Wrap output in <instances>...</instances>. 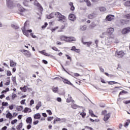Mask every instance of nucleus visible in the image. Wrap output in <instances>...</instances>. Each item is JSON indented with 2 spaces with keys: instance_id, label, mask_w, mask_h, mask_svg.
<instances>
[{
  "instance_id": "46",
  "label": "nucleus",
  "mask_w": 130,
  "mask_h": 130,
  "mask_svg": "<svg viewBox=\"0 0 130 130\" xmlns=\"http://www.w3.org/2000/svg\"><path fill=\"white\" fill-rule=\"evenodd\" d=\"M46 112L48 113L49 115H52V112H51V110H47L46 111Z\"/></svg>"
},
{
  "instance_id": "17",
  "label": "nucleus",
  "mask_w": 130,
  "mask_h": 130,
  "mask_svg": "<svg viewBox=\"0 0 130 130\" xmlns=\"http://www.w3.org/2000/svg\"><path fill=\"white\" fill-rule=\"evenodd\" d=\"M95 17H96V14L95 13H91L88 16V19H94Z\"/></svg>"
},
{
  "instance_id": "43",
  "label": "nucleus",
  "mask_w": 130,
  "mask_h": 130,
  "mask_svg": "<svg viewBox=\"0 0 130 130\" xmlns=\"http://www.w3.org/2000/svg\"><path fill=\"white\" fill-rule=\"evenodd\" d=\"M16 97H17V94L15 93H13L12 95V100H14L15 98H16Z\"/></svg>"
},
{
  "instance_id": "11",
  "label": "nucleus",
  "mask_w": 130,
  "mask_h": 130,
  "mask_svg": "<svg viewBox=\"0 0 130 130\" xmlns=\"http://www.w3.org/2000/svg\"><path fill=\"white\" fill-rule=\"evenodd\" d=\"M69 19L70 20V21H73L74 22V21H76V16L74 14H70L69 16Z\"/></svg>"
},
{
  "instance_id": "19",
  "label": "nucleus",
  "mask_w": 130,
  "mask_h": 130,
  "mask_svg": "<svg viewBox=\"0 0 130 130\" xmlns=\"http://www.w3.org/2000/svg\"><path fill=\"white\" fill-rule=\"evenodd\" d=\"M39 52L40 53H41V54H43L44 55H45L46 56H49L50 55V54L45 52V50L39 51Z\"/></svg>"
},
{
  "instance_id": "47",
  "label": "nucleus",
  "mask_w": 130,
  "mask_h": 130,
  "mask_svg": "<svg viewBox=\"0 0 130 130\" xmlns=\"http://www.w3.org/2000/svg\"><path fill=\"white\" fill-rule=\"evenodd\" d=\"M9 91H10V89L8 87H7L6 88L5 90H3L2 91V93H6V92H9Z\"/></svg>"
},
{
  "instance_id": "24",
  "label": "nucleus",
  "mask_w": 130,
  "mask_h": 130,
  "mask_svg": "<svg viewBox=\"0 0 130 130\" xmlns=\"http://www.w3.org/2000/svg\"><path fill=\"white\" fill-rule=\"evenodd\" d=\"M6 117L7 118H9V119H12V118H13V115L8 112L6 114Z\"/></svg>"
},
{
  "instance_id": "1",
  "label": "nucleus",
  "mask_w": 130,
  "mask_h": 130,
  "mask_svg": "<svg viewBox=\"0 0 130 130\" xmlns=\"http://www.w3.org/2000/svg\"><path fill=\"white\" fill-rule=\"evenodd\" d=\"M114 32V29L113 28H109L107 30V33L109 35L108 41L109 42H112L113 41V38H114V36L112 35Z\"/></svg>"
},
{
  "instance_id": "53",
  "label": "nucleus",
  "mask_w": 130,
  "mask_h": 130,
  "mask_svg": "<svg viewBox=\"0 0 130 130\" xmlns=\"http://www.w3.org/2000/svg\"><path fill=\"white\" fill-rule=\"evenodd\" d=\"M17 121H18V120H17V119H14V120H12V121H11V123H12V124H15V123H16L17 122Z\"/></svg>"
},
{
  "instance_id": "61",
  "label": "nucleus",
  "mask_w": 130,
  "mask_h": 130,
  "mask_svg": "<svg viewBox=\"0 0 130 130\" xmlns=\"http://www.w3.org/2000/svg\"><path fill=\"white\" fill-rule=\"evenodd\" d=\"M12 81L13 83H16V77H12Z\"/></svg>"
},
{
  "instance_id": "37",
  "label": "nucleus",
  "mask_w": 130,
  "mask_h": 130,
  "mask_svg": "<svg viewBox=\"0 0 130 130\" xmlns=\"http://www.w3.org/2000/svg\"><path fill=\"white\" fill-rule=\"evenodd\" d=\"M109 85H113V84H118L117 82L115 81H109L108 82Z\"/></svg>"
},
{
  "instance_id": "54",
  "label": "nucleus",
  "mask_w": 130,
  "mask_h": 130,
  "mask_svg": "<svg viewBox=\"0 0 130 130\" xmlns=\"http://www.w3.org/2000/svg\"><path fill=\"white\" fill-rule=\"evenodd\" d=\"M125 18H126V19H128V20H130V13L128 14H126L125 16Z\"/></svg>"
},
{
  "instance_id": "26",
  "label": "nucleus",
  "mask_w": 130,
  "mask_h": 130,
  "mask_svg": "<svg viewBox=\"0 0 130 130\" xmlns=\"http://www.w3.org/2000/svg\"><path fill=\"white\" fill-rule=\"evenodd\" d=\"M71 50L75 51V52H80V49L76 48L75 46L72 47Z\"/></svg>"
},
{
  "instance_id": "40",
  "label": "nucleus",
  "mask_w": 130,
  "mask_h": 130,
  "mask_svg": "<svg viewBox=\"0 0 130 130\" xmlns=\"http://www.w3.org/2000/svg\"><path fill=\"white\" fill-rule=\"evenodd\" d=\"M126 7H130V1H127L124 4Z\"/></svg>"
},
{
  "instance_id": "23",
  "label": "nucleus",
  "mask_w": 130,
  "mask_h": 130,
  "mask_svg": "<svg viewBox=\"0 0 130 130\" xmlns=\"http://www.w3.org/2000/svg\"><path fill=\"white\" fill-rule=\"evenodd\" d=\"M7 7H8L9 9H13V8H14V6L13 5V3L8 2Z\"/></svg>"
},
{
  "instance_id": "64",
  "label": "nucleus",
  "mask_w": 130,
  "mask_h": 130,
  "mask_svg": "<svg viewBox=\"0 0 130 130\" xmlns=\"http://www.w3.org/2000/svg\"><path fill=\"white\" fill-rule=\"evenodd\" d=\"M42 115L44 117H47V114H46L45 113H43Z\"/></svg>"
},
{
  "instance_id": "8",
  "label": "nucleus",
  "mask_w": 130,
  "mask_h": 130,
  "mask_svg": "<svg viewBox=\"0 0 130 130\" xmlns=\"http://www.w3.org/2000/svg\"><path fill=\"white\" fill-rule=\"evenodd\" d=\"M34 4L35 6H36L37 7H38L39 9L41 10V11H43V8L40 6V4L37 2L36 0H34Z\"/></svg>"
},
{
  "instance_id": "27",
  "label": "nucleus",
  "mask_w": 130,
  "mask_h": 130,
  "mask_svg": "<svg viewBox=\"0 0 130 130\" xmlns=\"http://www.w3.org/2000/svg\"><path fill=\"white\" fill-rule=\"evenodd\" d=\"M27 89H28V87H27L26 85H25L23 87H20V90H21V91L24 92H27Z\"/></svg>"
},
{
  "instance_id": "62",
  "label": "nucleus",
  "mask_w": 130,
  "mask_h": 130,
  "mask_svg": "<svg viewBox=\"0 0 130 130\" xmlns=\"http://www.w3.org/2000/svg\"><path fill=\"white\" fill-rule=\"evenodd\" d=\"M30 35L31 36V37H32V38H36V36L34 35V34L31 33V34H30Z\"/></svg>"
},
{
  "instance_id": "3",
  "label": "nucleus",
  "mask_w": 130,
  "mask_h": 130,
  "mask_svg": "<svg viewBox=\"0 0 130 130\" xmlns=\"http://www.w3.org/2000/svg\"><path fill=\"white\" fill-rule=\"evenodd\" d=\"M55 17L58 18V21L60 22H67V17L64 15H62L59 12H55Z\"/></svg>"
},
{
  "instance_id": "4",
  "label": "nucleus",
  "mask_w": 130,
  "mask_h": 130,
  "mask_svg": "<svg viewBox=\"0 0 130 130\" xmlns=\"http://www.w3.org/2000/svg\"><path fill=\"white\" fill-rule=\"evenodd\" d=\"M21 52L23 53V54L25 56H27V57H30L31 54L30 51L26 50H20Z\"/></svg>"
},
{
  "instance_id": "38",
  "label": "nucleus",
  "mask_w": 130,
  "mask_h": 130,
  "mask_svg": "<svg viewBox=\"0 0 130 130\" xmlns=\"http://www.w3.org/2000/svg\"><path fill=\"white\" fill-rule=\"evenodd\" d=\"M130 123V120H127V121L125 122V124H124V126H128V124Z\"/></svg>"
},
{
  "instance_id": "63",
  "label": "nucleus",
  "mask_w": 130,
  "mask_h": 130,
  "mask_svg": "<svg viewBox=\"0 0 130 130\" xmlns=\"http://www.w3.org/2000/svg\"><path fill=\"white\" fill-rule=\"evenodd\" d=\"M57 101L58 102H61V98H57Z\"/></svg>"
},
{
  "instance_id": "33",
  "label": "nucleus",
  "mask_w": 130,
  "mask_h": 130,
  "mask_svg": "<svg viewBox=\"0 0 130 130\" xmlns=\"http://www.w3.org/2000/svg\"><path fill=\"white\" fill-rule=\"evenodd\" d=\"M100 11L101 12H105V11H106V9L105 8V7H100Z\"/></svg>"
},
{
  "instance_id": "35",
  "label": "nucleus",
  "mask_w": 130,
  "mask_h": 130,
  "mask_svg": "<svg viewBox=\"0 0 130 130\" xmlns=\"http://www.w3.org/2000/svg\"><path fill=\"white\" fill-rule=\"evenodd\" d=\"M11 27L13 29H19V27H18V26H17V25H15V24H12L11 25Z\"/></svg>"
},
{
  "instance_id": "42",
  "label": "nucleus",
  "mask_w": 130,
  "mask_h": 130,
  "mask_svg": "<svg viewBox=\"0 0 130 130\" xmlns=\"http://www.w3.org/2000/svg\"><path fill=\"white\" fill-rule=\"evenodd\" d=\"M85 3H86V5L87 6H88V7H91V2H90V1H89V0H87V1H85Z\"/></svg>"
},
{
  "instance_id": "57",
  "label": "nucleus",
  "mask_w": 130,
  "mask_h": 130,
  "mask_svg": "<svg viewBox=\"0 0 130 130\" xmlns=\"http://www.w3.org/2000/svg\"><path fill=\"white\" fill-rule=\"evenodd\" d=\"M25 101H26V100H23L20 102V104L23 105V104H25Z\"/></svg>"
},
{
  "instance_id": "7",
  "label": "nucleus",
  "mask_w": 130,
  "mask_h": 130,
  "mask_svg": "<svg viewBox=\"0 0 130 130\" xmlns=\"http://www.w3.org/2000/svg\"><path fill=\"white\" fill-rule=\"evenodd\" d=\"M17 7L18 8V10L19 11V12H28V11H29L27 9H25L24 8H23V7H22V6H21L20 5H17Z\"/></svg>"
},
{
  "instance_id": "56",
  "label": "nucleus",
  "mask_w": 130,
  "mask_h": 130,
  "mask_svg": "<svg viewBox=\"0 0 130 130\" xmlns=\"http://www.w3.org/2000/svg\"><path fill=\"white\" fill-rule=\"evenodd\" d=\"M7 76H12V73H11V71H8L7 72Z\"/></svg>"
},
{
  "instance_id": "48",
  "label": "nucleus",
  "mask_w": 130,
  "mask_h": 130,
  "mask_svg": "<svg viewBox=\"0 0 130 130\" xmlns=\"http://www.w3.org/2000/svg\"><path fill=\"white\" fill-rule=\"evenodd\" d=\"M57 29H58V26H56L53 28H52L51 31L52 32H54V31H55L56 30H57Z\"/></svg>"
},
{
  "instance_id": "41",
  "label": "nucleus",
  "mask_w": 130,
  "mask_h": 130,
  "mask_svg": "<svg viewBox=\"0 0 130 130\" xmlns=\"http://www.w3.org/2000/svg\"><path fill=\"white\" fill-rule=\"evenodd\" d=\"M80 115H81L83 118H85V117L86 116V113L85 112L80 113Z\"/></svg>"
},
{
  "instance_id": "51",
  "label": "nucleus",
  "mask_w": 130,
  "mask_h": 130,
  "mask_svg": "<svg viewBox=\"0 0 130 130\" xmlns=\"http://www.w3.org/2000/svg\"><path fill=\"white\" fill-rule=\"evenodd\" d=\"M95 26H96V24H95L94 23H91V24H90L91 28H94V27H95Z\"/></svg>"
},
{
  "instance_id": "22",
  "label": "nucleus",
  "mask_w": 130,
  "mask_h": 130,
  "mask_svg": "<svg viewBox=\"0 0 130 130\" xmlns=\"http://www.w3.org/2000/svg\"><path fill=\"white\" fill-rule=\"evenodd\" d=\"M31 111H32L31 109L29 108H25L23 111V112H24V113H27V112H31Z\"/></svg>"
},
{
  "instance_id": "28",
  "label": "nucleus",
  "mask_w": 130,
  "mask_h": 130,
  "mask_svg": "<svg viewBox=\"0 0 130 130\" xmlns=\"http://www.w3.org/2000/svg\"><path fill=\"white\" fill-rule=\"evenodd\" d=\"M69 6L71 7V11H75V7L74 6V3L70 2Z\"/></svg>"
},
{
  "instance_id": "9",
  "label": "nucleus",
  "mask_w": 130,
  "mask_h": 130,
  "mask_svg": "<svg viewBox=\"0 0 130 130\" xmlns=\"http://www.w3.org/2000/svg\"><path fill=\"white\" fill-rule=\"evenodd\" d=\"M129 32H130V27H127L122 30V34H127V33H129Z\"/></svg>"
},
{
  "instance_id": "6",
  "label": "nucleus",
  "mask_w": 130,
  "mask_h": 130,
  "mask_svg": "<svg viewBox=\"0 0 130 130\" xmlns=\"http://www.w3.org/2000/svg\"><path fill=\"white\" fill-rule=\"evenodd\" d=\"M59 38L61 41H64L65 42H67V43L69 42V37L62 35L59 37Z\"/></svg>"
},
{
  "instance_id": "10",
  "label": "nucleus",
  "mask_w": 130,
  "mask_h": 130,
  "mask_svg": "<svg viewBox=\"0 0 130 130\" xmlns=\"http://www.w3.org/2000/svg\"><path fill=\"white\" fill-rule=\"evenodd\" d=\"M113 19H114V16L112 15H108L106 18V21H112V20H113Z\"/></svg>"
},
{
  "instance_id": "34",
  "label": "nucleus",
  "mask_w": 130,
  "mask_h": 130,
  "mask_svg": "<svg viewBox=\"0 0 130 130\" xmlns=\"http://www.w3.org/2000/svg\"><path fill=\"white\" fill-rule=\"evenodd\" d=\"M89 114H90L91 116H92V117H95L96 116L95 115H94V114H93V111L91 110L89 111Z\"/></svg>"
},
{
  "instance_id": "36",
  "label": "nucleus",
  "mask_w": 130,
  "mask_h": 130,
  "mask_svg": "<svg viewBox=\"0 0 130 130\" xmlns=\"http://www.w3.org/2000/svg\"><path fill=\"white\" fill-rule=\"evenodd\" d=\"M24 1L23 2V4L24 6L27 7L28 6V0H24Z\"/></svg>"
},
{
  "instance_id": "50",
  "label": "nucleus",
  "mask_w": 130,
  "mask_h": 130,
  "mask_svg": "<svg viewBox=\"0 0 130 130\" xmlns=\"http://www.w3.org/2000/svg\"><path fill=\"white\" fill-rule=\"evenodd\" d=\"M17 129H20V128H22V124L20 123L17 127H16Z\"/></svg>"
},
{
  "instance_id": "39",
  "label": "nucleus",
  "mask_w": 130,
  "mask_h": 130,
  "mask_svg": "<svg viewBox=\"0 0 130 130\" xmlns=\"http://www.w3.org/2000/svg\"><path fill=\"white\" fill-rule=\"evenodd\" d=\"M72 100H73V99H72V97L69 96V98L67 99V102L70 103Z\"/></svg>"
},
{
  "instance_id": "13",
  "label": "nucleus",
  "mask_w": 130,
  "mask_h": 130,
  "mask_svg": "<svg viewBox=\"0 0 130 130\" xmlns=\"http://www.w3.org/2000/svg\"><path fill=\"white\" fill-rule=\"evenodd\" d=\"M34 118L35 119H40L41 118V115H40V113H37L34 115Z\"/></svg>"
},
{
  "instance_id": "31",
  "label": "nucleus",
  "mask_w": 130,
  "mask_h": 130,
  "mask_svg": "<svg viewBox=\"0 0 130 130\" xmlns=\"http://www.w3.org/2000/svg\"><path fill=\"white\" fill-rule=\"evenodd\" d=\"M87 29V26L86 25H82L80 27V30L81 31H85Z\"/></svg>"
},
{
  "instance_id": "14",
  "label": "nucleus",
  "mask_w": 130,
  "mask_h": 130,
  "mask_svg": "<svg viewBox=\"0 0 130 130\" xmlns=\"http://www.w3.org/2000/svg\"><path fill=\"white\" fill-rule=\"evenodd\" d=\"M62 81L64 84H67L68 85H71V86H73V84H72V83H71V82H70V81H69L67 79L62 78Z\"/></svg>"
},
{
  "instance_id": "49",
  "label": "nucleus",
  "mask_w": 130,
  "mask_h": 130,
  "mask_svg": "<svg viewBox=\"0 0 130 130\" xmlns=\"http://www.w3.org/2000/svg\"><path fill=\"white\" fill-rule=\"evenodd\" d=\"M51 48L52 49H53V50H54L55 51H59V50L55 47H52Z\"/></svg>"
},
{
  "instance_id": "15",
  "label": "nucleus",
  "mask_w": 130,
  "mask_h": 130,
  "mask_svg": "<svg viewBox=\"0 0 130 130\" xmlns=\"http://www.w3.org/2000/svg\"><path fill=\"white\" fill-rule=\"evenodd\" d=\"M82 43L84 45H86L87 47H90V45L92 44V42H84L83 41H82Z\"/></svg>"
},
{
  "instance_id": "5",
  "label": "nucleus",
  "mask_w": 130,
  "mask_h": 130,
  "mask_svg": "<svg viewBox=\"0 0 130 130\" xmlns=\"http://www.w3.org/2000/svg\"><path fill=\"white\" fill-rule=\"evenodd\" d=\"M116 55L117 56V57L121 58V57H123V56L125 55V53L122 51H118L116 52Z\"/></svg>"
},
{
  "instance_id": "18",
  "label": "nucleus",
  "mask_w": 130,
  "mask_h": 130,
  "mask_svg": "<svg viewBox=\"0 0 130 130\" xmlns=\"http://www.w3.org/2000/svg\"><path fill=\"white\" fill-rule=\"evenodd\" d=\"M54 16H55V12L50 14L49 15L47 16V19H52V18L54 17Z\"/></svg>"
},
{
  "instance_id": "44",
  "label": "nucleus",
  "mask_w": 130,
  "mask_h": 130,
  "mask_svg": "<svg viewBox=\"0 0 130 130\" xmlns=\"http://www.w3.org/2000/svg\"><path fill=\"white\" fill-rule=\"evenodd\" d=\"M47 119L48 121H51V120H53V117H48Z\"/></svg>"
},
{
  "instance_id": "59",
  "label": "nucleus",
  "mask_w": 130,
  "mask_h": 130,
  "mask_svg": "<svg viewBox=\"0 0 130 130\" xmlns=\"http://www.w3.org/2000/svg\"><path fill=\"white\" fill-rule=\"evenodd\" d=\"M38 123H39V121L38 120H36L34 122V124L35 125H36V124H38Z\"/></svg>"
},
{
  "instance_id": "29",
  "label": "nucleus",
  "mask_w": 130,
  "mask_h": 130,
  "mask_svg": "<svg viewBox=\"0 0 130 130\" xmlns=\"http://www.w3.org/2000/svg\"><path fill=\"white\" fill-rule=\"evenodd\" d=\"M107 35H108V36H109V35H108V34L107 33V32H103L102 34L100 36V37H101V38H103L104 37H106Z\"/></svg>"
},
{
  "instance_id": "58",
  "label": "nucleus",
  "mask_w": 130,
  "mask_h": 130,
  "mask_svg": "<svg viewBox=\"0 0 130 130\" xmlns=\"http://www.w3.org/2000/svg\"><path fill=\"white\" fill-rule=\"evenodd\" d=\"M55 120H56V121H61V119L58 117L55 118Z\"/></svg>"
},
{
  "instance_id": "25",
  "label": "nucleus",
  "mask_w": 130,
  "mask_h": 130,
  "mask_svg": "<svg viewBox=\"0 0 130 130\" xmlns=\"http://www.w3.org/2000/svg\"><path fill=\"white\" fill-rule=\"evenodd\" d=\"M41 106H42V104L41 102H39L38 104L36 106V108L37 110H38V109H39V108H40V107H41Z\"/></svg>"
},
{
  "instance_id": "20",
  "label": "nucleus",
  "mask_w": 130,
  "mask_h": 130,
  "mask_svg": "<svg viewBox=\"0 0 130 130\" xmlns=\"http://www.w3.org/2000/svg\"><path fill=\"white\" fill-rule=\"evenodd\" d=\"M26 121L29 124H32V118L31 117H27L26 119Z\"/></svg>"
},
{
  "instance_id": "30",
  "label": "nucleus",
  "mask_w": 130,
  "mask_h": 130,
  "mask_svg": "<svg viewBox=\"0 0 130 130\" xmlns=\"http://www.w3.org/2000/svg\"><path fill=\"white\" fill-rule=\"evenodd\" d=\"M16 65L17 64L16 63V62H14V61L13 60H10V67L15 68Z\"/></svg>"
},
{
  "instance_id": "60",
  "label": "nucleus",
  "mask_w": 130,
  "mask_h": 130,
  "mask_svg": "<svg viewBox=\"0 0 130 130\" xmlns=\"http://www.w3.org/2000/svg\"><path fill=\"white\" fill-rule=\"evenodd\" d=\"M33 104H34V100H31L30 101V105H33Z\"/></svg>"
},
{
  "instance_id": "12",
  "label": "nucleus",
  "mask_w": 130,
  "mask_h": 130,
  "mask_svg": "<svg viewBox=\"0 0 130 130\" xmlns=\"http://www.w3.org/2000/svg\"><path fill=\"white\" fill-rule=\"evenodd\" d=\"M76 38L74 37H68V43L73 42V41H76Z\"/></svg>"
},
{
  "instance_id": "16",
  "label": "nucleus",
  "mask_w": 130,
  "mask_h": 130,
  "mask_svg": "<svg viewBox=\"0 0 130 130\" xmlns=\"http://www.w3.org/2000/svg\"><path fill=\"white\" fill-rule=\"evenodd\" d=\"M110 118V114L108 113L107 115H105L104 117V120L105 121H107L108 119Z\"/></svg>"
},
{
  "instance_id": "45",
  "label": "nucleus",
  "mask_w": 130,
  "mask_h": 130,
  "mask_svg": "<svg viewBox=\"0 0 130 130\" xmlns=\"http://www.w3.org/2000/svg\"><path fill=\"white\" fill-rule=\"evenodd\" d=\"M72 108H73V109H77L78 108V106L75 104H73L72 105Z\"/></svg>"
},
{
  "instance_id": "55",
  "label": "nucleus",
  "mask_w": 130,
  "mask_h": 130,
  "mask_svg": "<svg viewBox=\"0 0 130 130\" xmlns=\"http://www.w3.org/2000/svg\"><path fill=\"white\" fill-rule=\"evenodd\" d=\"M11 83V81H10V79H9L6 83H5V85L6 86H9L10 85V83Z\"/></svg>"
},
{
  "instance_id": "32",
  "label": "nucleus",
  "mask_w": 130,
  "mask_h": 130,
  "mask_svg": "<svg viewBox=\"0 0 130 130\" xmlns=\"http://www.w3.org/2000/svg\"><path fill=\"white\" fill-rule=\"evenodd\" d=\"M52 91L53 92H54V93H57V92L58 91V87H53Z\"/></svg>"
},
{
  "instance_id": "21",
  "label": "nucleus",
  "mask_w": 130,
  "mask_h": 130,
  "mask_svg": "<svg viewBox=\"0 0 130 130\" xmlns=\"http://www.w3.org/2000/svg\"><path fill=\"white\" fill-rule=\"evenodd\" d=\"M23 109H24V108L22 106H17L16 107L17 111H18V112L22 111Z\"/></svg>"
},
{
  "instance_id": "2",
  "label": "nucleus",
  "mask_w": 130,
  "mask_h": 130,
  "mask_svg": "<svg viewBox=\"0 0 130 130\" xmlns=\"http://www.w3.org/2000/svg\"><path fill=\"white\" fill-rule=\"evenodd\" d=\"M22 31L24 35H25L26 37H29L28 33H32V29H28V25L24 23V26L22 28Z\"/></svg>"
},
{
  "instance_id": "52",
  "label": "nucleus",
  "mask_w": 130,
  "mask_h": 130,
  "mask_svg": "<svg viewBox=\"0 0 130 130\" xmlns=\"http://www.w3.org/2000/svg\"><path fill=\"white\" fill-rule=\"evenodd\" d=\"M2 105H3V106H8L9 105V103H8L7 102H3L2 103Z\"/></svg>"
}]
</instances>
